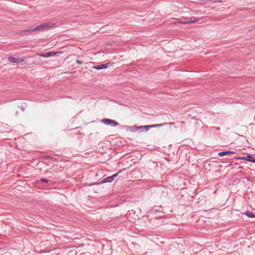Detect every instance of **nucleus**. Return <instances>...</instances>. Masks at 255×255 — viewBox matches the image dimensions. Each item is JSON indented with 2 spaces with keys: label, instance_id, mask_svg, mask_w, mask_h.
<instances>
[{
  "label": "nucleus",
  "instance_id": "0eeeda50",
  "mask_svg": "<svg viewBox=\"0 0 255 255\" xmlns=\"http://www.w3.org/2000/svg\"><path fill=\"white\" fill-rule=\"evenodd\" d=\"M235 152L233 151H222L218 153V155L220 156H223L225 155H229L230 154H235Z\"/></svg>",
  "mask_w": 255,
  "mask_h": 255
},
{
  "label": "nucleus",
  "instance_id": "1a4fd4ad",
  "mask_svg": "<svg viewBox=\"0 0 255 255\" xmlns=\"http://www.w3.org/2000/svg\"><path fill=\"white\" fill-rule=\"evenodd\" d=\"M246 158H247V161L255 163V158H254L252 155H248L246 156Z\"/></svg>",
  "mask_w": 255,
  "mask_h": 255
},
{
  "label": "nucleus",
  "instance_id": "7ed1b4c3",
  "mask_svg": "<svg viewBox=\"0 0 255 255\" xmlns=\"http://www.w3.org/2000/svg\"><path fill=\"white\" fill-rule=\"evenodd\" d=\"M114 64V62H109L104 64H102L100 65H97L93 66V68L97 70H101L102 69H106L108 68L109 66H112Z\"/></svg>",
  "mask_w": 255,
  "mask_h": 255
},
{
  "label": "nucleus",
  "instance_id": "f3484780",
  "mask_svg": "<svg viewBox=\"0 0 255 255\" xmlns=\"http://www.w3.org/2000/svg\"><path fill=\"white\" fill-rule=\"evenodd\" d=\"M24 32H32L31 30H26L24 31Z\"/></svg>",
  "mask_w": 255,
  "mask_h": 255
},
{
  "label": "nucleus",
  "instance_id": "39448f33",
  "mask_svg": "<svg viewBox=\"0 0 255 255\" xmlns=\"http://www.w3.org/2000/svg\"><path fill=\"white\" fill-rule=\"evenodd\" d=\"M8 59L9 62L13 63H20L24 61V59L22 58H15L12 56H9Z\"/></svg>",
  "mask_w": 255,
  "mask_h": 255
},
{
  "label": "nucleus",
  "instance_id": "2eb2a0df",
  "mask_svg": "<svg viewBox=\"0 0 255 255\" xmlns=\"http://www.w3.org/2000/svg\"><path fill=\"white\" fill-rule=\"evenodd\" d=\"M76 62L78 64H81L82 63V61L79 60H76Z\"/></svg>",
  "mask_w": 255,
  "mask_h": 255
},
{
  "label": "nucleus",
  "instance_id": "4468645a",
  "mask_svg": "<svg viewBox=\"0 0 255 255\" xmlns=\"http://www.w3.org/2000/svg\"><path fill=\"white\" fill-rule=\"evenodd\" d=\"M195 21V20L191 21H190V22H194ZM181 23H183V24H187V23H190V22L186 21V22H181Z\"/></svg>",
  "mask_w": 255,
  "mask_h": 255
},
{
  "label": "nucleus",
  "instance_id": "6e6552de",
  "mask_svg": "<svg viewBox=\"0 0 255 255\" xmlns=\"http://www.w3.org/2000/svg\"><path fill=\"white\" fill-rule=\"evenodd\" d=\"M245 214L249 218H255V214L250 211H247L245 213Z\"/></svg>",
  "mask_w": 255,
  "mask_h": 255
},
{
  "label": "nucleus",
  "instance_id": "9d476101",
  "mask_svg": "<svg viewBox=\"0 0 255 255\" xmlns=\"http://www.w3.org/2000/svg\"><path fill=\"white\" fill-rule=\"evenodd\" d=\"M114 178L112 176H109V177H108L107 178H105L103 179V180L102 181V182L103 183H105V182H111L113 180H114Z\"/></svg>",
  "mask_w": 255,
  "mask_h": 255
},
{
  "label": "nucleus",
  "instance_id": "f03ea898",
  "mask_svg": "<svg viewBox=\"0 0 255 255\" xmlns=\"http://www.w3.org/2000/svg\"><path fill=\"white\" fill-rule=\"evenodd\" d=\"M63 51H56V52H49L46 53H38L37 55L43 57H48L52 56H54L57 55V54H61L63 53Z\"/></svg>",
  "mask_w": 255,
  "mask_h": 255
},
{
  "label": "nucleus",
  "instance_id": "f257e3e1",
  "mask_svg": "<svg viewBox=\"0 0 255 255\" xmlns=\"http://www.w3.org/2000/svg\"><path fill=\"white\" fill-rule=\"evenodd\" d=\"M174 124L173 123H163L161 124H156V125H147V126H131L129 127L128 128V130L130 132H133L135 130L137 129H145L146 130H148L149 128H157L163 126H171L173 125Z\"/></svg>",
  "mask_w": 255,
  "mask_h": 255
},
{
  "label": "nucleus",
  "instance_id": "20e7f679",
  "mask_svg": "<svg viewBox=\"0 0 255 255\" xmlns=\"http://www.w3.org/2000/svg\"><path fill=\"white\" fill-rule=\"evenodd\" d=\"M102 122L105 123L106 125H111L113 127H115L118 125V123L115 121L107 119L103 120Z\"/></svg>",
  "mask_w": 255,
  "mask_h": 255
},
{
  "label": "nucleus",
  "instance_id": "423d86ee",
  "mask_svg": "<svg viewBox=\"0 0 255 255\" xmlns=\"http://www.w3.org/2000/svg\"><path fill=\"white\" fill-rule=\"evenodd\" d=\"M54 23L52 22L45 23L41 25L42 29H49L54 26Z\"/></svg>",
  "mask_w": 255,
  "mask_h": 255
},
{
  "label": "nucleus",
  "instance_id": "ddd939ff",
  "mask_svg": "<svg viewBox=\"0 0 255 255\" xmlns=\"http://www.w3.org/2000/svg\"><path fill=\"white\" fill-rule=\"evenodd\" d=\"M40 180L42 182H48V180L45 179V178H41L40 179Z\"/></svg>",
  "mask_w": 255,
  "mask_h": 255
},
{
  "label": "nucleus",
  "instance_id": "dca6fc26",
  "mask_svg": "<svg viewBox=\"0 0 255 255\" xmlns=\"http://www.w3.org/2000/svg\"><path fill=\"white\" fill-rule=\"evenodd\" d=\"M240 159L247 161V158H246V156H243L242 157H240Z\"/></svg>",
  "mask_w": 255,
  "mask_h": 255
},
{
  "label": "nucleus",
  "instance_id": "f8f14e48",
  "mask_svg": "<svg viewBox=\"0 0 255 255\" xmlns=\"http://www.w3.org/2000/svg\"><path fill=\"white\" fill-rule=\"evenodd\" d=\"M121 172V171H119L118 173L114 174L112 176L114 178H115V177H117L118 176V174L119 173H120Z\"/></svg>",
  "mask_w": 255,
  "mask_h": 255
},
{
  "label": "nucleus",
  "instance_id": "9b49d317",
  "mask_svg": "<svg viewBox=\"0 0 255 255\" xmlns=\"http://www.w3.org/2000/svg\"><path fill=\"white\" fill-rule=\"evenodd\" d=\"M43 30V29H42V27H41V26L40 25L37 26V27H36L34 29H31V31H39V30Z\"/></svg>",
  "mask_w": 255,
  "mask_h": 255
}]
</instances>
